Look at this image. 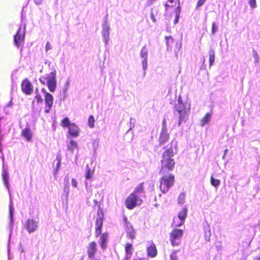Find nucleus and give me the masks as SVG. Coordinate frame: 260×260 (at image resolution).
Masks as SVG:
<instances>
[{
    "instance_id": "27",
    "label": "nucleus",
    "mask_w": 260,
    "mask_h": 260,
    "mask_svg": "<svg viewBox=\"0 0 260 260\" xmlns=\"http://www.w3.org/2000/svg\"><path fill=\"white\" fill-rule=\"evenodd\" d=\"M71 123L68 117L64 118L60 122V125L63 127H69Z\"/></svg>"
},
{
    "instance_id": "33",
    "label": "nucleus",
    "mask_w": 260,
    "mask_h": 260,
    "mask_svg": "<svg viewBox=\"0 0 260 260\" xmlns=\"http://www.w3.org/2000/svg\"><path fill=\"white\" fill-rule=\"evenodd\" d=\"M218 27L216 25V23L214 22L212 23V29H211V33L212 35H214L217 30Z\"/></svg>"
},
{
    "instance_id": "38",
    "label": "nucleus",
    "mask_w": 260,
    "mask_h": 260,
    "mask_svg": "<svg viewBox=\"0 0 260 260\" xmlns=\"http://www.w3.org/2000/svg\"><path fill=\"white\" fill-rule=\"evenodd\" d=\"M249 4L251 8H255L256 7V0H249Z\"/></svg>"
},
{
    "instance_id": "28",
    "label": "nucleus",
    "mask_w": 260,
    "mask_h": 260,
    "mask_svg": "<svg viewBox=\"0 0 260 260\" xmlns=\"http://www.w3.org/2000/svg\"><path fill=\"white\" fill-rule=\"evenodd\" d=\"M215 60V52L214 50L209 51V64L211 66Z\"/></svg>"
},
{
    "instance_id": "37",
    "label": "nucleus",
    "mask_w": 260,
    "mask_h": 260,
    "mask_svg": "<svg viewBox=\"0 0 260 260\" xmlns=\"http://www.w3.org/2000/svg\"><path fill=\"white\" fill-rule=\"evenodd\" d=\"M35 99L38 103H42L43 102V99L42 98V96L39 93L36 94V95L35 97Z\"/></svg>"
},
{
    "instance_id": "42",
    "label": "nucleus",
    "mask_w": 260,
    "mask_h": 260,
    "mask_svg": "<svg viewBox=\"0 0 260 260\" xmlns=\"http://www.w3.org/2000/svg\"><path fill=\"white\" fill-rule=\"evenodd\" d=\"M72 184L75 188H76L77 187V182L75 179H74V178L72 179Z\"/></svg>"
},
{
    "instance_id": "9",
    "label": "nucleus",
    "mask_w": 260,
    "mask_h": 260,
    "mask_svg": "<svg viewBox=\"0 0 260 260\" xmlns=\"http://www.w3.org/2000/svg\"><path fill=\"white\" fill-rule=\"evenodd\" d=\"M98 251L97 244L95 242H90L86 247V252L88 257L93 259Z\"/></svg>"
},
{
    "instance_id": "11",
    "label": "nucleus",
    "mask_w": 260,
    "mask_h": 260,
    "mask_svg": "<svg viewBox=\"0 0 260 260\" xmlns=\"http://www.w3.org/2000/svg\"><path fill=\"white\" fill-rule=\"evenodd\" d=\"M21 88L25 94H30L33 91V86L27 78H25L21 82Z\"/></svg>"
},
{
    "instance_id": "32",
    "label": "nucleus",
    "mask_w": 260,
    "mask_h": 260,
    "mask_svg": "<svg viewBox=\"0 0 260 260\" xmlns=\"http://www.w3.org/2000/svg\"><path fill=\"white\" fill-rule=\"evenodd\" d=\"M108 36H109V29L107 28L106 29H104V32H103V36L104 37L106 44H107V42L108 41Z\"/></svg>"
},
{
    "instance_id": "5",
    "label": "nucleus",
    "mask_w": 260,
    "mask_h": 260,
    "mask_svg": "<svg viewBox=\"0 0 260 260\" xmlns=\"http://www.w3.org/2000/svg\"><path fill=\"white\" fill-rule=\"evenodd\" d=\"M159 179V189L164 193H167L175 182V176L172 174L162 175Z\"/></svg>"
},
{
    "instance_id": "17",
    "label": "nucleus",
    "mask_w": 260,
    "mask_h": 260,
    "mask_svg": "<svg viewBox=\"0 0 260 260\" xmlns=\"http://www.w3.org/2000/svg\"><path fill=\"white\" fill-rule=\"evenodd\" d=\"M69 133L72 137L79 136V131L78 127L74 123H72L68 127Z\"/></svg>"
},
{
    "instance_id": "12",
    "label": "nucleus",
    "mask_w": 260,
    "mask_h": 260,
    "mask_svg": "<svg viewBox=\"0 0 260 260\" xmlns=\"http://www.w3.org/2000/svg\"><path fill=\"white\" fill-rule=\"evenodd\" d=\"M187 208L186 206H185L183 208V209L179 212L178 214V217L179 219L180 220V222L179 223H176L175 220H174L173 222V225H174V226H179L182 225L184 223V221L185 219V218L187 217Z\"/></svg>"
},
{
    "instance_id": "47",
    "label": "nucleus",
    "mask_w": 260,
    "mask_h": 260,
    "mask_svg": "<svg viewBox=\"0 0 260 260\" xmlns=\"http://www.w3.org/2000/svg\"><path fill=\"white\" fill-rule=\"evenodd\" d=\"M171 258L172 260H176V256H175V255H174L173 254L171 255Z\"/></svg>"
},
{
    "instance_id": "51",
    "label": "nucleus",
    "mask_w": 260,
    "mask_h": 260,
    "mask_svg": "<svg viewBox=\"0 0 260 260\" xmlns=\"http://www.w3.org/2000/svg\"><path fill=\"white\" fill-rule=\"evenodd\" d=\"M129 259H126V258L124 259L123 260H129Z\"/></svg>"
},
{
    "instance_id": "40",
    "label": "nucleus",
    "mask_w": 260,
    "mask_h": 260,
    "mask_svg": "<svg viewBox=\"0 0 260 260\" xmlns=\"http://www.w3.org/2000/svg\"><path fill=\"white\" fill-rule=\"evenodd\" d=\"M142 66L144 70H146L147 67V59H144L142 61Z\"/></svg>"
},
{
    "instance_id": "49",
    "label": "nucleus",
    "mask_w": 260,
    "mask_h": 260,
    "mask_svg": "<svg viewBox=\"0 0 260 260\" xmlns=\"http://www.w3.org/2000/svg\"><path fill=\"white\" fill-rule=\"evenodd\" d=\"M151 18L152 19L153 21L154 22L155 21V19H154V15L152 14H151Z\"/></svg>"
},
{
    "instance_id": "52",
    "label": "nucleus",
    "mask_w": 260,
    "mask_h": 260,
    "mask_svg": "<svg viewBox=\"0 0 260 260\" xmlns=\"http://www.w3.org/2000/svg\"><path fill=\"white\" fill-rule=\"evenodd\" d=\"M176 251L174 252V254H176Z\"/></svg>"
},
{
    "instance_id": "18",
    "label": "nucleus",
    "mask_w": 260,
    "mask_h": 260,
    "mask_svg": "<svg viewBox=\"0 0 260 260\" xmlns=\"http://www.w3.org/2000/svg\"><path fill=\"white\" fill-rule=\"evenodd\" d=\"M124 251L126 254L125 258L126 259H130L133 252V246L132 244L127 242L124 246Z\"/></svg>"
},
{
    "instance_id": "21",
    "label": "nucleus",
    "mask_w": 260,
    "mask_h": 260,
    "mask_svg": "<svg viewBox=\"0 0 260 260\" xmlns=\"http://www.w3.org/2000/svg\"><path fill=\"white\" fill-rule=\"evenodd\" d=\"M147 254L148 256L154 257L157 255V249L154 243H152L147 248Z\"/></svg>"
},
{
    "instance_id": "23",
    "label": "nucleus",
    "mask_w": 260,
    "mask_h": 260,
    "mask_svg": "<svg viewBox=\"0 0 260 260\" xmlns=\"http://www.w3.org/2000/svg\"><path fill=\"white\" fill-rule=\"evenodd\" d=\"M204 233L205 240L207 242H209L210 240L211 232L208 225L204 227Z\"/></svg>"
},
{
    "instance_id": "43",
    "label": "nucleus",
    "mask_w": 260,
    "mask_h": 260,
    "mask_svg": "<svg viewBox=\"0 0 260 260\" xmlns=\"http://www.w3.org/2000/svg\"><path fill=\"white\" fill-rule=\"evenodd\" d=\"M64 181L65 184L66 185H67L69 183V177L68 176H65L64 179Z\"/></svg>"
},
{
    "instance_id": "24",
    "label": "nucleus",
    "mask_w": 260,
    "mask_h": 260,
    "mask_svg": "<svg viewBox=\"0 0 260 260\" xmlns=\"http://www.w3.org/2000/svg\"><path fill=\"white\" fill-rule=\"evenodd\" d=\"M211 114L210 113H207L201 120V125L204 126L207 124L210 120Z\"/></svg>"
},
{
    "instance_id": "20",
    "label": "nucleus",
    "mask_w": 260,
    "mask_h": 260,
    "mask_svg": "<svg viewBox=\"0 0 260 260\" xmlns=\"http://www.w3.org/2000/svg\"><path fill=\"white\" fill-rule=\"evenodd\" d=\"M21 136L27 141H31L32 140V133L29 127H26L22 131Z\"/></svg>"
},
{
    "instance_id": "8",
    "label": "nucleus",
    "mask_w": 260,
    "mask_h": 260,
    "mask_svg": "<svg viewBox=\"0 0 260 260\" xmlns=\"http://www.w3.org/2000/svg\"><path fill=\"white\" fill-rule=\"evenodd\" d=\"M183 234V230L174 229L170 234V240L173 246H178L181 243V238Z\"/></svg>"
},
{
    "instance_id": "6",
    "label": "nucleus",
    "mask_w": 260,
    "mask_h": 260,
    "mask_svg": "<svg viewBox=\"0 0 260 260\" xmlns=\"http://www.w3.org/2000/svg\"><path fill=\"white\" fill-rule=\"evenodd\" d=\"M166 40V45L168 49L174 48L175 55L178 57V52L180 50L182 47V43L180 39L175 38L172 36H167L165 37Z\"/></svg>"
},
{
    "instance_id": "15",
    "label": "nucleus",
    "mask_w": 260,
    "mask_h": 260,
    "mask_svg": "<svg viewBox=\"0 0 260 260\" xmlns=\"http://www.w3.org/2000/svg\"><path fill=\"white\" fill-rule=\"evenodd\" d=\"M169 139V134L167 133V127H163L159 138L160 144H164L167 142Z\"/></svg>"
},
{
    "instance_id": "46",
    "label": "nucleus",
    "mask_w": 260,
    "mask_h": 260,
    "mask_svg": "<svg viewBox=\"0 0 260 260\" xmlns=\"http://www.w3.org/2000/svg\"><path fill=\"white\" fill-rule=\"evenodd\" d=\"M162 123H163V127H165H165H166V121L165 119H164L163 120Z\"/></svg>"
},
{
    "instance_id": "41",
    "label": "nucleus",
    "mask_w": 260,
    "mask_h": 260,
    "mask_svg": "<svg viewBox=\"0 0 260 260\" xmlns=\"http://www.w3.org/2000/svg\"><path fill=\"white\" fill-rule=\"evenodd\" d=\"M52 49V46L49 42H47L46 45V51H48Z\"/></svg>"
},
{
    "instance_id": "25",
    "label": "nucleus",
    "mask_w": 260,
    "mask_h": 260,
    "mask_svg": "<svg viewBox=\"0 0 260 260\" xmlns=\"http://www.w3.org/2000/svg\"><path fill=\"white\" fill-rule=\"evenodd\" d=\"M93 173L94 171L93 170H91L90 168L89 167L88 165H87L86 166V173L85 174L86 179H91Z\"/></svg>"
},
{
    "instance_id": "39",
    "label": "nucleus",
    "mask_w": 260,
    "mask_h": 260,
    "mask_svg": "<svg viewBox=\"0 0 260 260\" xmlns=\"http://www.w3.org/2000/svg\"><path fill=\"white\" fill-rule=\"evenodd\" d=\"M56 159H57V160L58 161H57V166H56V169L58 170L59 167H60V164H61V156H60V155L57 156Z\"/></svg>"
},
{
    "instance_id": "30",
    "label": "nucleus",
    "mask_w": 260,
    "mask_h": 260,
    "mask_svg": "<svg viewBox=\"0 0 260 260\" xmlns=\"http://www.w3.org/2000/svg\"><path fill=\"white\" fill-rule=\"evenodd\" d=\"M210 182L211 184L216 187L220 184V181L218 179H215L212 176L211 177Z\"/></svg>"
},
{
    "instance_id": "48",
    "label": "nucleus",
    "mask_w": 260,
    "mask_h": 260,
    "mask_svg": "<svg viewBox=\"0 0 260 260\" xmlns=\"http://www.w3.org/2000/svg\"><path fill=\"white\" fill-rule=\"evenodd\" d=\"M253 260H260V256L256 257Z\"/></svg>"
},
{
    "instance_id": "16",
    "label": "nucleus",
    "mask_w": 260,
    "mask_h": 260,
    "mask_svg": "<svg viewBox=\"0 0 260 260\" xmlns=\"http://www.w3.org/2000/svg\"><path fill=\"white\" fill-rule=\"evenodd\" d=\"M125 232L126 236L128 239L133 240L136 238V232L133 226H127Z\"/></svg>"
},
{
    "instance_id": "34",
    "label": "nucleus",
    "mask_w": 260,
    "mask_h": 260,
    "mask_svg": "<svg viewBox=\"0 0 260 260\" xmlns=\"http://www.w3.org/2000/svg\"><path fill=\"white\" fill-rule=\"evenodd\" d=\"M185 201V195L183 193H181L178 199V203L180 204H182L184 203Z\"/></svg>"
},
{
    "instance_id": "44",
    "label": "nucleus",
    "mask_w": 260,
    "mask_h": 260,
    "mask_svg": "<svg viewBox=\"0 0 260 260\" xmlns=\"http://www.w3.org/2000/svg\"><path fill=\"white\" fill-rule=\"evenodd\" d=\"M34 2L36 5H40L42 2V0H34Z\"/></svg>"
},
{
    "instance_id": "13",
    "label": "nucleus",
    "mask_w": 260,
    "mask_h": 260,
    "mask_svg": "<svg viewBox=\"0 0 260 260\" xmlns=\"http://www.w3.org/2000/svg\"><path fill=\"white\" fill-rule=\"evenodd\" d=\"M45 112L48 113L50 112L53 104V97L50 93H46L45 96Z\"/></svg>"
},
{
    "instance_id": "19",
    "label": "nucleus",
    "mask_w": 260,
    "mask_h": 260,
    "mask_svg": "<svg viewBox=\"0 0 260 260\" xmlns=\"http://www.w3.org/2000/svg\"><path fill=\"white\" fill-rule=\"evenodd\" d=\"M178 5L181 7L180 0H167V3L165 4V7L166 10H168L177 6L176 10H177Z\"/></svg>"
},
{
    "instance_id": "35",
    "label": "nucleus",
    "mask_w": 260,
    "mask_h": 260,
    "mask_svg": "<svg viewBox=\"0 0 260 260\" xmlns=\"http://www.w3.org/2000/svg\"><path fill=\"white\" fill-rule=\"evenodd\" d=\"M207 0H198L196 6V9L197 10L199 9L201 6H202L206 2Z\"/></svg>"
},
{
    "instance_id": "7",
    "label": "nucleus",
    "mask_w": 260,
    "mask_h": 260,
    "mask_svg": "<svg viewBox=\"0 0 260 260\" xmlns=\"http://www.w3.org/2000/svg\"><path fill=\"white\" fill-rule=\"evenodd\" d=\"M142 201V199L140 198L138 194H135L132 192L126 198L124 204L128 209L132 210L137 205L141 204Z\"/></svg>"
},
{
    "instance_id": "29",
    "label": "nucleus",
    "mask_w": 260,
    "mask_h": 260,
    "mask_svg": "<svg viewBox=\"0 0 260 260\" xmlns=\"http://www.w3.org/2000/svg\"><path fill=\"white\" fill-rule=\"evenodd\" d=\"M88 124L90 128H92L94 125V118L92 115H90L88 119Z\"/></svg>"
},
{
    "instance_id": "1",
    "label": "nucleus",
    "mask_w": 260,
    "mask_h": 260,
    "mask_svg": "<svg viewBox=\"0 0 260 260\" xmlns=\"http://www.w3.org/2000/svg\"><path fill=\"white\" fill-rule=\"evenodd\" d=\"M164 149L165 150L162 154L160 160L161 167L159 170V174L161 175L167 174L168 172L174 169L175 161L173 157L177 152V145L172 141L165 146Z\"/></svg>"
},
{
    "instance_id": "22",
    "label": "nucleus",
    "mask_w": 260,
    "mask_h": 260,
    "mask_svg": "<svg viewBox=\"0 0 260 260\" xmlns=\"http://www.w3.org/2000/svg\"><path fill=\"white\" fill-rule=\"evenodd\" d=\"M144 182H141L136 186L134 191L132 192L135 194H138L139 196L141 193L144 192Z\"/></svg>"
},
{
    "instance_id": "2",
    "label": "nucleus",
    "mask_w": 260,
    "mask_h": 260,
    "mask_svg": "<svg viewBox=\"0 0 260 260\" xmlns=\"http://www.w3.org/2000/svg\"><path fill=\"white\" fill-rule=\"evenodd\" d=\"M104 218V215L103 210L99 208L97 212V217L95 220V236L98 237L101 235L100 244L103 249H105L107 247V242L108 238V234L107 232L101 234Z\"/></svg>"
},
{
    "instance_id": "14",
    "label": "nucleus",
    "mask_w": 260,
    "mask_h": 260,
    "mask_svg": "<svg viewBox=\"0 0 260 260\" xmlns=\"http://www.w3.org/2000/svg\"><path fill=\"white\" fill-rule=\"evenodd\" d=\"M25 226L29 233H32L36 230L38 225L35 220L28 219L26 222Z\"/></svg>"
},
{
    "instance_id": "10",
    "label": "nucleus",
    "mask_w": 260,
    "mask_h": 260,
    "mask_svg": "<svg viewBox=\"0 0 260 260\" xmlns=\"http://www.w3.org/2000/svg\"><path fill=\"white\" fill-rule=\"evenodd\" d=\"M24 38L25 31L20 27L14 37L15 44L17 47H20L21 44L23 43Z\"/></svg>"
},
{
    "instance_id": "53",
    "label": "nucleus",
    "mask_w": 260,
    "mask_h": 260,
    "mask_svg": "<svg viewBox=\"0 0 260 260\" xmlns=\"http://www.w3.org/2000/svg\"><path fill=\"white\" fill-rule=\"evenodd\" d=\"M81 260H83V259H81Z\"/></svg>"
},
{
    "instance_id": "50",
    "label": "nucleus",
    "mask_w": 260,
    "mask_h": 260,
    "mask_svg": "<svg viewBox=\"0 0 260 260\" xmlns=\"http://www.w3.org/2000/svg\"><path fill=\"white\" fill-rule=\"evenodd\" d=\"M254 54H255V55L256 56H257V53L256 52V51H254Z\"/></svg>"
},
{
    "instance_id": "26",
    "label": "nucleus",
    "mask_w": 260,
    "mask_h": 260,
    "mask_svg": "<svg viewBox=\"0 0 260 260\" xmlns=\"http://www.w3.org/2000/svg\"><path fill=\"white\" fill-rule=\"evenodd\" d=\"M68 149L72 152H73L75 149H77L78 146L76 142L74 140H71L70 141V144L68 146Z\"/></svg>"
},
{
    "instance_id": "36",
    "label": "nucleus",
    "mask_w": 260,
    "mask_h": 260,
    "mask_svg": "<svg viewBox=\"0 0 260 260\" xmlns=\"http://www.w3.org/2000/svg\"><path fill=\"white\" fill-rule=\"evenodd\" d=\"M147 51L145 48H142L141 51V56L144 59H147Z\"/></svg>"
},
{
    "instance_id": "31",
    "label": "nucleus",
    "mask_w": 260,
    "mask_h": 260,
    "mask_svg": "<svg viewBox=\"0 0 260 260\" xmlns=\"http://www.w3.org/2000/svg\"><path fill=\"white\" fill-rule=\"evenodd\" d=\"M181 11V7L178 5V9L176 10V17L174 19V23L176 24L178 22L179 20V15Z\"/></svg>"
},
{
    "instance_id": "45",
    "label": "nucleus",
    "mask_w": 260,
    "mask_h": 260,
    "mask_svg": "<svg viewBox=\"0 0 260 260\" xmlns=\"http://www.w3.org/2000/svg\"><path fill=\"white\" fill-rule=\"evenodd\" d=\"M41 91H42V92H43L45 94V96L46 95V93H49L48 92H47V91L46 90V89L45 88H42L41 89Z\"/></svg>"
},
{
    "instance_id": "4",
    "label": "nucleus",
    "mask_w": 260,
    "mask_h": 260,
    "mask_svg": "<svg viewBox=\"0 0 260 260\" xmlns=\"http://www.w3.org/2000/svg\"><path fill=\"white\" fill-rule=\"evenodd\" d=\"M176 110L179 115V125H180L190 110V104L187 101L183 102L181 96L180 95L178 97V105L176 106Z\"/></svg>"
},
{
    "instance_id": "3",
    "label": "nucleus",
    "mask_w": 260,
    "mask_h": 260,
    "mask_svg": "<svg viewBox=\"0 0 260 260\" xmlns=\"http://www.w3.org/2000/svg\"><path fill=\"white\" fill-rule=\"evenodd\" d=\"M40 82L43 85H47L49 90L53 92L56 87V72L55 70L46 76H41Z\"/></svg>"
}]
</instances>
